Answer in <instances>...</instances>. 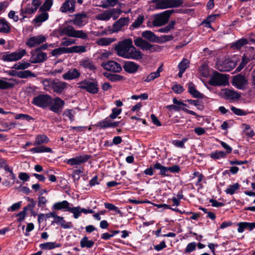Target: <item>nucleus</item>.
<instances>
[{
	"label": "nucleus",
	"mask_w": 255,
	"mask_h": 255,
	"mask_svg": "<svg viewBox=\"0 0 255 255\" xmlns=\"http://www.w3.org/2000/svg\"><path fill=\"white\" fill-rule=\"evenodd\" d=\"M142 54L141 51L136 49L132 45L130 48L125 58L131 59L135 60L141 59L142 58Z\"/></svg>",
	"instance_id": "4be33fe9"
},
{
	"label": "nucleus",
	"mask_w": 255,
	"mask_h": 255,
	"mask_svg": "<svg viewBox=\"0 0 255 255\" xmlns=\"http://www.w3.org/2000/svg\"><path fill=\"white\" fill-rule=\"evenodd\" d=\"M42 84L45 90H48V88H50L54 92L59 94H62L69 86L68 83L58 79L52 80L51 79H44L42 81Z\"/></svg>",
	"instance_id": "f257e3e1"
},
{
	"label": "nucleus",
	"mask_w": 255,
	"mask_h": 255,
	"mask_svg": "<svg viewBox=\"0 0 255 255\" xmlns=\"http://www.w3.org/2000/svg\"><path fill=\"white\" fill-rule=\"evenodd\" d=\"M109 118V117H107L104 120L99 122L96 126L102 129L110 128L111 120Z\"/></svg>",
	"instance_id": "37998d69"
},
{
	"label": "nucleus",
	"mask_w": 255,
	"mask_h": 255,
	"mask_svg": "<svg viewBox=\"0 0 255 255\" xmlns=\"http://www.w3.org/2000/svg\"><path fill=\"white\" fill-rule=\"evenodd\" d=\"M49 141V138L44 134H38L35 138L33 145L35 146L39 145L42 144L47 143Z\"/></svg>",
	"instance_id": "7c9ffc66"
},
{
	"label": "nucleus",
	"mask_w": 255,
	"mask_h": 255,
	"mask_svg": "<svg viewBox=\"0 0 255 255\" xmlns=\"http://www.w3.org/2000/svg\"><path fill=\"white\" fill-rule=\"evenodd\" d=\"M132 45L131 39H127L119 42L115 47V49L119 56L125 58Z\"/></svg>",
	"instance_id": "0eeeda50"
},
{
	"label": "nucleus",
	"mask_w": 255,
	"mask_h": 255,
	"mask_svg": "<svg viewBox=\"0 0 255 255\" xmlns=\"http://www.w3.org/2000/svg\"><path fill=\"white\" fill-rule=\"evenodd\" d=\"M33 153L52 152V149L44 146L35 147L30 149Z\"/></svg>",
	"instance_id": "79ce46f5"
},
{
	"label": "nucleus",
	"mask_w": 255,
	"mask_h": 255,
	"mask_svg": "<svg viewBox=\"0 0 255 255\" xmlns=\"http://www.w3.org/2000/svg\"><path fill=\"white\" fill-rule=\"evenodd\" d=\"M153 168L154 169H158L160 170L159 174L162 176H169V175L168 173V167H165L162 165L160 163L156 162L153 165Z\"/></svg>",
	"instance_id": "c756f323"
},
{
	"label": "nucleus",
	"mask_w": 255,
	"mask_h": 255,
	"mask_svg": "<svg viewBox=\"0 0 255 255\" xmlns=\"http://www.w3.org/2000/svg\"><path fill=\"white\" fill-rule=\"evenodd\" d=\"M175 24V21L171 20L167 25L159 29L158 31L160 32L167 33L174 28Z\"/></svg>",
	"instance_id": "8fccbe9b"
},
{
	"label": "nucleus",
	"mask_w": 255,
	"mask_h": 255,
	"mask_svg": "<svg viewBox=\"0 0 255 255\" xmlns=\"http://www.w3.org/2000/svg\"><path fill=\"white\" fill-rule=\"evenodd\" d=\"M47 202V200L45 197L39 196L38 197V206L40 208H43L44 205Z\"/></svg>",
	"instance_id": "338daca9"
},
{
	"label": "nucleus",
	"mask_w": 255,
	"mask_h": 255,
	"mask_svg": "<svg viewBox=\"0 0 255 255\" xmlns=\"http://www.w3.org/2000/svg\"><path fill=\"white\" fill-rule=\"evenodd\" d=\"M231 109L234 114L239 116H246L249 113L243 110L236 108L234 106H232Z\"/></svg>",
	"instance_id": "6e6d98bb"
},
{
	"label": "nucleus",
	"mask_w": 255,
	"mask_h": 255,
	"mask_svg": "<svg viewBox=\"0 0 255 255\" xmlns=\"http://www.w3.org/2000/svg\"><path fill=\"white\" fill-rule=\"evenodd\" d=\"M41 4V1L40 0H32V5L33 6V7L31 6L30 7L29 6H27L24 9L21 8L20 9V14H32L37 10Z\"/></svg>",
	"instance_id": "412c9836"
},
{
	"label": "nucleus",
	"mask_w": 255,
	"mask_h": 255,
	"mask_svg": "<svg viewBox=\"0 0 255 255\" xmlns=\"http://www.w3.org/2000/svg\"><path fill=\"white\" fill-rule=\"evenodd\" d=\"M14 85L13 83H10L0 79V90H3L12 88Z\"/></svg>",
	"instance_id": "a18cd8bd"
},
{
	"label": "nucleus",
	"mask_w": 255,
	"mask_h": 255,
	"mask_svg": "<svg viewBox=\"0 0 255 255\" xmlns=\"http://www.w3.org/2000/svg\"><path fill=\"white\" fill-rule=\"evenodd\" d=\"M10 31V27L7 21L4 19L0 20V32L4 33H8Z\"/></svg>",
	"instance_id": "c9c22d12"
},
{
	"label": "nucleus",
	"mask_w": 255,
	"mask_h": 255,
	"mask_svg": "<svg viewBox=\"0 0 255 255\" xmlns=\"http://www.w3.org/2000/svg\"><path fill=\"white\" fill-rule=\"evenodd\" d=\"M172 90L176 94H181L184 91L183 87L179 84H175L172 87Z\"/></svg>",
	"instance_id": "e2e57ef3"
},
{
	"label": "nucleus",
	"mask_w": 255,
	"mask_h": 255,
	"mask_svg": "<svg viewBox=\"0 0 255 255\" xmlns=\"http://www.w3.org/2000/svg\"><path fill=\"white\" fill-rule=\"evenodd\" d=\"M52 208L55 210H62L66 209L67 211H68V209L70 208L69 203L66 200H64L62 202H56L53 204Z\"/></svg>",
	"instance_id": "c85d7f7f"
},
{
	"label": "nucleus",
	"mask_w": 255,
	"mask_h": 255,
	"mask_svg": "<svg viewBox=\"0 0 255 255\" xmlns=\"http://www.w3.org/2000/svg\"><path fill=\"white\" fill-rule=\"evenodd\" d=\"M78 85L79 89L85 90L90 94H95L99 91L98 82L96 79H85L78 83Z\"/></svg>",
	"instance_id": "f03ea898"
},
{
	"label": "nucleus",
	"mask_w": 255,
	"mask_h": 255,
	"mask_svg": "<svg viewBox=\"0 0 255 255\" xmlns=\"http://www.w3.org/2000/svg\"><path fill=\"white\" fill-rule=\"evenodd\" d=\"M134 44L143 50H150V52L155 51L154 46L141 38H137L134 40Z\"/></svg>",
	"instance_id": "2eb2a0df"
},
{
	"label": "nucleus",
	"mask_w": 255,
	"mask_h": 255,
	"mask_svg": "<svg viewBox=\"0 0 255 255\" xmlns=\"http://www.w3.org/2000/svg\"><path fill=\"white\" fill-rule=\"evenodd\" d=\"M21 202H18L12 204L9 208H8V211H15L19 209L21 207Z\"/></svg>",
	"instance_id": "774afa93"
},
{
	"label": "nucleus",
	"mask_w": 255,
	"mask_h": 255,
	"mask_svg": "<svg viewBox=\"0 0 255 255\" xmlns=\"http://www.w3.org/2000/svg\"><path fill=\"white\" fill-rule=\"evenodd\" d=\"M68 211L73 214L74 218L75 219L78 218L81 213V207L79 206L75 207H70L68 209Z\"/></svg>",
	"instance_id": "3c124183"
},
{
	"label": "nucleus",
	"mask_w": 255,
	"mask_h": 255,
	"mask_svg": "<svg viewBox=\"0 0 255 255\" xmlns=\"http://www.w3.org/2000/svg\"><path fill=\"white\" fill-rule=\"evenodd\" d=\"M223 94L224 98L226 100H236L241 98L239 93L229 89H225L223 90Z\"/></svg>",
	"instance_id": "393cba45"
},
{
	"label": "nucleus",
	"mask_w": 255,
	"mask_h": 255,
	"mask_svg": "<svg viewBox=\"0 0 255 255\" xmlns=\"http://www.w3.org/2000/svg\"><path fill=\"white\" fill-rule=\"evenodd\" d=\"M104 76L108 78L111 82H117L124 80V77L123 76L112 74L110 73L105 72L104 73Z\"/></svg>",
	"instance_id": "f704fd0d"
},
{
	"label": "nucleus",
	"mask_w": 255,
	"mask_h": 255,
	"mask_svg": "<svg viewBox=\"0 0 255 255\" xmlns=\"http://www.w3.org/2000/svg\"><path fill=\"white\" fill-rule=\"evenodd\" d=\"M196 244L195 242H192L187 245L185 249V253H190L195 250Z\"/></svg>",
	"instance_id": "680f3d73"
},
{
	"label": "nucleus",
	"mask_w": 255,
	"mask_h": 255,
	"mask_svg": "<svg viewBox=\"0 0 255 255\" xmlns=\"http://www.w3.org/2000/svg\"><path fill=\"white\" fill-rule=\"evenodd\" d=\"M61 246L60 244H57L55 242H46L41 244L39 247L42 250H52L55 248H59Z\"/></svg>",
	"instance_id": "473e14b6"
},
{
	"label": "nucleus",
	"mask_w": 255,
	"mask_h": 255,
	"mask_svg": "<svg viewBox=\"0 0 255 255\" xmlns=\"http://www.w3.org/2000/svg\"><path fill=\"white\" fill-rule=\"evenodd\" d=\"M174 12V10L170 9L155 15L152 21L153 26H161L167 23L170 15Z\"/></svg>",
	"instance_id": "39448f33"
},
{
	"label": "nucleus",
	"mask_w": 255,
	"mask_h": 255,
	"mask_svg": "<svg viewBox=\"0 0 255 255\" xmlns=\"http://www.w3.org/2000/svg\"><path fill=\"white\" fill-rule=\"evenodd\" d=\"M228 81V78L225 75L215 72L209 80V84L213 86L226 85Z\"/></svg>",
	"instance_id": "6e6552de"
},
{
	"label": "nucleus",
	"mask_w": 255,
	"mask_h": 255,
	"mask_svg": "<svg viewBox=\"0 0 255 255\" xmlns=\"http://www.w3.org/2000/svg\"><path fill=\"white\" fill-rule=\"evenodd\" d=\"M46 39L42 35L32 36L28 39L26 45L30 48L33 47L45 41Z\"/></svg>",
	"instance_id": "dca6fc26"
},
{
	"label": "nucleus",
	"mask_w": 255,
	"mask_h": 255,
	"mask_svg": "<svg viewBox=\"0 0 255 255\" xmlns=\"http://www.w3.org/2000/svg\"><path fill=\"white\" fill-rule=\"evenodd\" d=\"M15 119L16 120L23 119L27 121H30V120H34V119L29 115L23 114H19L16 115L15 116Z\"/></svg>",
	"instance_id": "bf43d9fd"
},
{
	"label": "nucleus",
	"mask_w": 255,
	"mask_h": 255,
	"mask_svg": "<svg viewBox=\"0 0 255 255\" xmlns=\"http://www.w3.org/2000/svg\"><path fill=\"white\" fill-rule=\"evenodd\" d=\"M105 207L110 211H115L117 213L122 214L121 211L113 204L106 203H105Z\"/></svg>",
	"instance_id": "13d9d810"
},
{
	"label": "nucleus",
	"mask_w": 255,
	"mask_h": 255,
	"mask_svg": "<svg viewBox=\"0 0 255 255\" xmlns=\"http://www.w3.org/2000/svg\"><path fill=\"white\" fill-rule=\"evenodd\" d=\"M188 92L194 98H203V95L200 93L195 88V85L192 82L188 84Z\"/></svg>",
	"instance_id": "a878e982"
},
{
	"label": "nucleus",
	"mask_w": 255,
	"mask_h": 255,
	"mask_svg": "<svg viewBox=\"0 0 255 255\" xmlns=\"http://www.w3.org/2000/svg\"><path fill=\"white\" fill-rule=\"evenodd\" d=\"M114 41V39L110 38H102L97 41V44L99 45L107 46L110 44Z\"/></svg>",
	"instance_id": "864d4df0"
},
{
	"label": "nucleus",
	"mask_w": 255,
	"mask_h": 255,
	"mask_svg": "<svg viewBox=\"0 0 255 255\" xmlns=\"http://www.w3.org/2000/svg\"><path fill=\"white\" fill-rule=\"evenodd\" d=\"M52 98L48 94H40L34 97L31 103L41 108L45 109L52 104Z\"/></svg>",
	"instance_id": "7ed1b4c3"
},
{
	"label": "nucleus",
	"mask_w": 255,
	"mask_h": 255,
	"mask_svg": "<svg viewBox=\"0 0 255 255\" xmlns=\"http://www.w3.org/2000/svg\"><path fill=\"white\" fill-rule=\"evenodd\" d=\"M141 35L144 38L148 39L149 41L151 42H156L158 40V37L156 36L154 33L151 31L146 30L145 31H143Z\"/></svg>",
	"instance_id": "72a5a7b5"
},
{
	"label": "nucleus",
	"mask_w": 255,
	"mask_h": 255,
	"mask_svg": "<svg viewBox=\"0 0 255 255\" xmlns=\"http://www.w3.org/2000/svg\"><path fill=\"white\" fill-rule=\"evenodd\" d=\"M114 11V10L111 9L106 10L104 12L98 15L97 16V19L101 20H108L112 17V15L113 14V13H112V11Z\"/></svg>",
	"instance_id": "e433bc0d"
},
{
	"label": "nucleus",
	"mask_w": 255,
	"mask_h": 255,
	"mask_svg": "<svg viewBox=\"0 0 255 255\" xmlns=\"http://www.w3.org/2000/svg\"><path fill=\"white\" fill-rule=\"evenodd\" d=\"M75 114V112L73 109H67L64 112L63 115L68 117L69 120L73 122L74 120Z\"/></svg>",
	"instance_id": "4d7b16f0"
},
{
	"label": "nucleus",
	"mask_w": 255,
	"mask_h": 255,
	"mask_svg": "<svg viewBox=\"0 0 255 255\" xmlns=\"http://www.w3.org/2000/svg\"><path fill=\"white\" fill-rule=\"evenodd\" d=\"M247 84L248 80L245 76L241 73L234 76L233 78L232 84L239 89H245Z\"/></svg>",
	"instance_id": "f8f14e48"
},
{
	"label": "nucleus",
	"mask_w": 255,
	"mask_h": 255,
	"mask_svg": "<svg viewBox=\"0 0 255 255\" xmlns=\"http://www.w3.org/2000/svg\"><path fill=\"white\" fill-rule=\"evenodd\" d=\"M63 53H68V48L59 47L53 50L51 52L53 56L59 55Z\"/></svg>",
	"instance_id": "603ef678"
},
{
	"label": "nucleus",
	"mask_w": 255,
	"mask_h": 255,
	"mask_svg": "<svg viewBox=\"0 0 255 255\" xmlns=\"http://www.w3.org/2000/svg\"><path fill=\"white\" fill-rule=\"evenodd\" d=\"M31 57L29 61L31 63H38L44 62L47 58V54L41 51H37L35 49L34 51L31 52Z\"/></svg>",
	"instance_id": "ddd939ff"
},
{
	"label": "nucleus",
	"mask_w": 255,
	"mask_h": 255,
	"mask_svg": "<svg viewBox=\"0 0 255 255\" xmlns=\"http://www.w3.org/2000/svg\"><path fill=\"white\" fill-rule=\"evenodd\" d=\"M144 19V16L142 14H140L138 15L137 18L135 20V21L132 23V24L130 26L129 29L130 30H133L135 28L139 27V26L143 23Z\"/></svg>",
	"instance_id": "4c0bfd02"
},
{
	"label": "nucleus",
	"mask_w": 255,
	"mask_h": 255,
	"mask_svg": "<svg viewBox=\"0 0 255 255\" xmlns=\"http://www.w3.org/2000/svg\"><path fill=\"white\" fill-rule=\"evenodd\" d=\"M189 61L186 59L184 58L178 64V67L179 69L185 71L186 69L189 66Z\"/></svg>",
	"instance_id": "5fc2aeb1"
},
{
	"label": "nucleus",
	"mask_w": 255,
	"mask_h": 255,
	"mask_svg": "<svg viewBox=\"0 0 255 255\" xmlns=\"http://www.w3.org/2000/svg\"><path fill=\"white\" fill-rule=\"evenodd\" d=\"M80 66L85 69H89L91 71H94L96 69V66L93 62L89 59H84L79 62Z\"/></svg>",
	"instance_id": "cd10ccee"
},
{
	"label": "nucleus",
	"mask_w": 255,
	"mask_h": 255,
	"mask_svg": "<svg viewBox=\"0 0 255 255\" xmlns=\"http://www.w3.org/2000/svg\"><path fill=\"white\" fill-rule=\"evenodd\" d=\"M173 103L174 105H167L166 108L169 110H174L175 111H179L180 110H182L186 113L198 117V115L194 111L187 109L185 108H182L181 106L187 107V104L178 101L176 98L173 99Z\"/></svg>",
	"instance_id": "1a4fd4ad"
},
{
	"label": "nucleus",
	"mask_w": 255,
	"mask_h": 255,
	"mask_svg": "<svg viewBox=\"0 0 255 255\" xmlns=\"http://www.w3.org/2000/svg\"><path fill=\"white\" fill-rule=\"evenodd\" d=\"M158 77H159V76L155 72H152L147 76L144 81L146 82H150Z\"/></svg>",
	"instance_id": "0e129e2a"
},
{
	"label": "nucleus",
	"mask_w": 255,
	"mask_h": 255,
	"mask_svg": "<svg viewBox=\"0 0 255 255\" xmlns=\"http://www.w3.org/2000/svg\"><path fill=\"white\" fill-rule=\"evenodd\" d=\"M81 76L80 71L76 68L70 69L62 75V78L66 80H72L79 78Z\"/></svg>",
	"instance_id": "a211bd4d"
},
{
	"label": "nucleus",
	"mask_w": 255,
	"mask_h": 255,
	"mask_svg": "<svg viewBox=\"0 0 255 255\" xmlns=\"http://www.w3.org/2000/svg\"><path fill=\"white\" fill-rule=\"evenodd\" d=\"M220 144L226 150V151H224V152L227 153V155L231 153L232 152V148L227 143L224 141H221Z\"/></svg>",
	"instance_id": "69168bd1"
},
{
	"label": "nucleus",
	"mask_w": 255,
	"mask_h": 255,
	"mask_svg": "<svg viewBox=\"0 0 255 255\" xmlns=\"http://www.w3.org/2000/svg\"><path fill=\"white\" fill-rule=\"evenodd\" d=\"M129 21V19L128 17L120 18L113 25V29L111 30V33L116 32L121 30L124 26L128 24Z\"/></svg>",
	"instance_id": "aec40b11"
},
{
	"label": "nucleus",
	"mask_w": 255,
	"mask_h": 255,
	"mask_svg": "<svg viewBox=\"0 0 255 255\" xmlns=\"http://www.w3.org/2000/svg\"><path fill=\"white\" fill-rule=\"evenodd\" d=\"M240 185L238 183H236L229 185L228 188L225 190V192L228 194L233 195L237 190L240 189Z\"/></svg>",
	"instance_id": "49530a36"
},
{
	"label": "nucleus",
	"mask_w": 255,
	"mask_h": 255,
	"mask_svg": "<svg viewBox=\"0 0 255 255\" xmlns=\"http://www.w3.org/2000/svg\"><path fill=\"white\" fill-rule=\"evenodd\" d=\"M122 112L121 109H118L116 108L112 109V113L109 116V118L112 119H115Z\"/></svg>",
	"instance_id": "052dcab7"
},
{
	"label": "nucleus",
	"mask_w": 255,
	"mask_h": 255,
	"mask_svg": "<svg viewBox=\"0 0 255 255\" xmlns=\"http://www.w3.org/2000/svg\"><path fill=\"white\" fill-rule=\"evenodd\" d=\"M75 18L71 20L73 23L79 27H82L86 24V21L85 19L87 17V15L85 13L75 14Z\"/></svg>",
	"instance_id": "5701e85b"
},
{
	"label": "nucleus",
	"mask_w": 255,
	"mask_h": 255,
	"mask_svg": "<svg viewBox=\"0 0 255 255\" xmlns=\"http://www.w3.org/2000/svg\"><path fill=\"white\" fill-rule=\"evenodd\" d=\"M31 77H36V75L29 70L19 71L18 77L20 78H27Z\"/></svg>",
	"instance_id": "de8ad7c7"
},
{
	"label": "nucleus",
	"mask_w": 255,
	"mask_h": 255,
	"mask_svg": "<svg viewBox=\"0 0 255 255\" xmlns=\"http://www.w3.org/2000/svg\"><path fill=\"white\" fill-rule=\"evenodd\" d=\"M68 53H83L86 51L84 46H74L68 48Z\"/></svg>",
	"instance_id": "c03bdc74"
},
{
	"label": "nucleus",
	"mask_w": 255,
	"mask_h": 255,
	"mask_svg": "<svg viewBox=\"0 0 255 255\" xmlns=\"http://www.w3.org/2000/svg\"><path fill=\"white\" fill-rule=\"evenodd\" d=\"M158 9L178 7L183 3V0H152Z\"/></svg>",
	"instance_id": "20e7f679"
},
{
	"label": "nucleus",
	"mask_w": 255,
	"mask_h": 255,
	"mask_svg": "<svg viewBox=\"0 0 255 255\" xmlns=\"http://www.w3.org/2000/svg\"><path fill=\"white\" fill-rule=\"evenodd\" d=\"M65 101L59 97H56L53 100V103L50 105L49 109L56 114L60 113L65 105Z\"/></svg>",
	"instance_id": "4468645a"
},
{
	"label": "nucleus",
	"mask_w": 255,
	"mask_h": 255,
	"mask_svg": "<svg viewBox=\"0 0 255 255\" xmlns=\"http://www.w3.org/2000/svg\"><path fill=\"white\" fill-rule=\"evenodd\" d=\"M101 66L107 71L114 73H119L122 70L121 65L118 62L113 60L103 62Z\"/></svg>",
	"instance_id": "9b49d317"
},
{
	"label": "nucleus",
	"mask_w": 255,
	"mask_h": 255,
	"mask_svg": "<svg viewBox=\"0 0 255 255\" xmlns=\"http://www.w3.org/2000/svg\"><path fill=\"white\" fill-rule=\"evenodd\" d=\"M94 244V242L89 240L86 236L84 237L80 241V246L82 248H91Z\"/></svg>",
	"instance_id": "ea45409f"
},
{
	"label": "nucleus",
	"mask_w": 255,
	"mask_h": 255,
	"mask_svg": "<svg viewBox=\"0 0 255 255\" xmlns=\"http://www.w3.org/2000/svg\"><path fill=\"white\" fill-rule=\"evenodd\" d=\"M238 226L239 227L238 229V232L243 233L245 229H248L250 231H252L255 228V222H240L238 223Z\"/></svg>",
	"instance_id": "bb28decb"
},
{
	"label": "nucleus",
	"mask_w": 255,
	"mask_h": 255,
	"mask_svg": "<svg viewBox=\"0 0 255 255\" xmlns=\"http://www.w3.org/2000/svg\"><path fill=\"white\" fill-rule=\"evenodd\" d=\"M75 0H66L60 7V11L62 12L69 11L73 12L75 11Z\"/></svg>",
	"instance_id": "b1692460"
},
{
	"label": "nucleus",
	"mask_w": 255,
	"mask_h": 255,
	"mask_svg": "<svg viewBox=\"0 0 255 255\" xmlns=\"http://www.w3.org/2000/svg\"><path fill=\"white\" fill-rule=\"evenodd\" d=\"M139 65L133 61H125L123 66L124 70L127 73L133 74L136 73Z\"/></svg>",
	"instance_id": "6ab92c4d"
},
{
	"label": "nucleus",
	"mask_w": 255,
	"mask_h": 255,
	"mask_svg": "<svg viewBox=\"0 0 255 255\" xmlns=\"http://www.w3.org/2000/svg\"><path fill=\"white\" fill-rule=\"evenodd\" d=\"M61 33L68 37L79 38L87 39L88 38L87 34L83 30H77L72 26H67L64 27Z\"/></svg>",
	"instance_id": "423d86ee"
},
{
	"label": "nucleus",
	"mask_w": 255,
	"mask_h": 255,
	"mask_svg": "<svg viewBox=\"0 0 255 255\" xmlns=\"http://www.w3.org/2000/svg\"><path fill=\"white\" fill-rule=\"evenodd\" d=\"M49 15L46 12H42L41 14H39L33 19V22L35 24L41 23L48 19Z\"/></svg>",
	"instance_id": "58836bf2"
},
{
	"label": "nucleus",
	"mask_w": 255,
	"mask_h": 255,
	"mask_svg": "<svg viewBox=\"0 0 255 255\" xmlns=\"http://www.w3.org/2000/svg\"><path fill=\"white\" fill-rule=\"evenodd\" d=\"M53 4V0H45V2L42 6L39 8V11L41 12H45L50 10Z\"/></svg>",
	"instance_id": "09e8293b"
},
{
	"label": "nucleus",
	"mask_w": 255,
	"mask_h": 255,
	"mask_svg": "<svg viewBox=\"0 0 255 255\" xmlns=\"http://www.w3.org/2000/svg\"><path fill=\"white\" fill-rule=\"evenodd\" d=\"M248 43V40L246 38H242L233 43L231 47L234 49L240 50L243 46Z\"/></svg>",
	"instance_id": "2f4dec72"
},
{
	"label": "nucleus",
	"mask_w": 255,
	"mask_h": 255,
	"mask_svg": "<svg viewBox=\"0 0 255 255\" xmlns=\"http://www.w3.org/2000/svg\"><path fill=\"white\" fill-rule=\"evenodd\" d=\"M211 158L214 160L219 159L220 158H225L227 157V153L223 151L216 150L212 152L210 155Z\"/></svg>",
	"instance_id": "a19ab883"
},
{
	"label": "nucleus",
	"mask_w": 255,
	"mask_h": 255,
	"mask_svg": "<svg viewBox=\"0 0 255 255\" xmlns=\"http://www.w3.org/2000/svg\"><path fill=\"white\" fill-rule=\"evenodd\" d=\"M91 156L90 155H84L76 156L75 157L69 159L67 163L70 165H78L87 161Z\"/></svg>",
	"instance_id": "f3484780"
},
{
	"label": "nucleus",
	"mask_w": 255,
	"mask_h": 255,
	"mask_svg": "<svg viewBox=\"0 0 255 255\" xmlns=\"http://www.w3.org/2000/svg\"><path fill=\"white\" fill-rule=\"evenodd\" d=\"M25 49H22L18 52H13L9 54L3 55L1 59L4 61L11 62L15 61L20 59L23 56L26 54Z\"/></svg>",
	"instance_id": "9d476101"
}]
</instances>
